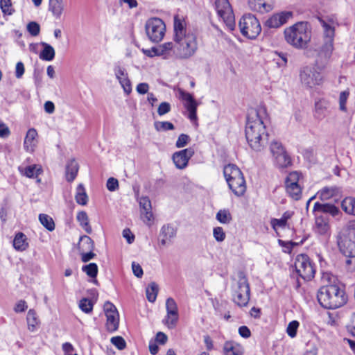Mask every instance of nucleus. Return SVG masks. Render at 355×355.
I'll return each instance as SVG.
<instances>
[{
    "instance_id": "11",
    "label": "nucleus",
    "mask_w": 355,
    "mask_h": 355,
    "mask_svg": "<svg viewBox=\"0 0 355 355\" xmlns=\"http://www.w3.org/2000/svg\"><path fill=\"white\" fill-rule=\"evenodd\" d=\"M300 80L303 85L312 88L322 84L323 78L315 67H305L300 71Z\"/></svg>"
},
{
    "instance_id": "35",
    "label": "nucleus",
    "mask_w": 355,
    "mask_h": 355,
    "mask_svg": "<svg viewBox=\"0 0 355 355\" xmlns=\"http://www.w3.org/2000/svg\"><path fill=\"white\" fill-rule=\"evenodd\" d=\"M26 236L23 233H18L16 234L14 241V248L20 251L25 250L28 247V243L26 241Z\"/></svg>"
},
{
    "instance_id": "20",
    "label": "nucleus",
    "mask_w": 355,
    "mask_h": 355,
    "mask_svg": "<svg viewBox=\"0 0 355 355\" xmlns=\"http://www.w3.org/2000/svg\"><path fill=\"white\" fill-rule=\"evenodd\" d=\"M227 182L230 189L237 196H241L245 193L246 187L245 181L243 175L237 176Z\"/></svg>"
},
{
    "instance_id": "26",
    "label": "nucleus",
    "mask_w": 355,
    "mask_h": 355,
    "mask_svg": "<svg viewBox=\"0 0 355 355\" xmlns=\"http://www.w3.org/2000/svg\"><path fill=\"white\" fill-rule=\"evenodd\" d=\"M152 51H153L155 54H159V55H162L164 58H168L171 51H173L175 55V42H166L157 48L153 47Z\"/></svg>"
},
{
    "instance_id": "32",
    "label": "nucleus",
    "mask_w": 355,
    "mask_h": 355,
    "mask_svg": "<svg viewBox=\"0 0 355 355\" xmlns=\"http://www.w3.org/2000/svg\"><path fill=\"white\" fill-rule=\"evenodd\" d=\"M293 213L291 211H286L283 214L282 216L279 219L277 218H272L270 221V224L272 227V228L276 230L277 227H284L286 224L287 221L292 216Z\"/></svg>"
},
{
    "instance_id": "24",
    "label": "nucleus",
    "mask_w": 355,
    "mask_h": 355,
    "mask_svg": "<svg viewBox=\"0 0 355 355\" xmlns=\"http://www.w3.org/2000/svg\"><path fill=\"white\" fill-rule=\"evenodd\" d=\"M313 211L317 212L330 214L333 216H336L339 212L338 208L336 207L334 205L320 202L315 203Z\"/></svg>"
},
{
    "instance_id": "45",
    "label": "nucleus",
    "mask_w": 355,
    "mask_h": 355,
    "mask_svg": "<svg viewBox=\"0 0 355 355\" xmlns=\"http://www.w3.org/2000/svg\"><path fill=\"white\" fill-rule=\"evenodd\" d=\"M216 219L221 223L227 224L232 220V216L228 210H220L216 216Z\"/></svg>"
},
{
    "instance_id": "3",
    "label": "nucleus",
    "mask_w": 355,
    "mask_h": 355,
    "mask_svg": "<svg viewBox=\"0 0 355 355\" xmlns=\"http://www.w3.org/2000/svg\"><path fill=\"white\" fill-rule=\"evenodd\" d=\"M320 22L323 28L324 42L317 51L315 65L318 69L322 71L329 64L334 51L336 23L332 19H320Z\"/></svg>"
},
{
    "instance_id": "38",
    "label": "nucleus",
    "mask_w": 355,
    "mask_h": 355,
    "mask_svg": "<svg viewBox=\"0 0 355 355\" xmlns=\"http://www.w3.org/2000/svg\"><path fill=\"white\" fill-rule=\"evenodd\" d=\"M158 285L155 282H151L146 288V297L150 302H154L156 300L158 293Z\"/></svg>"
},
{
    "instance_id": "39",
    "label": "nucleus",
    "mask_w": 355,
    "mask_h": 355,
    "mask_svg": "<svg viewBox=\"0 0 355 355\" xmlns=\"http://www.w3.org/2000/svg\"><path fill=\"white\" fill-rule=\"evenodd\" d=\"M27 323L28 329L31 331H34L36 326L39 323V320L37 317L36 313L34 310L30 309L27 313Z\"/></svg>"
},
{
    "instance_id": "62",
    "label": "nucleus",
    "mask_w": 355,
    "mask_h": 355,
    "mask_svg": "<svg viewBox=\"0 0 355 355\" xmlns=\"http://www.w3.org/2000/svg\"><path fill=\"white\" fill-rule=\"evenodd\" d=\"M132 272L134 273V275L137 277H141L142 275H143V269L141 268V266L136 263V262H132Z\"/></svg>"
},
{
    "instance_id": "22",
    "label": "nucleus",
    "mask_w": 355,
    "mask_h": 355,
    "mask_svg": "<svg viewBox=\"0 0 355 355\" xmlns=\"http://www.w3.org/2000/svg\"><path fill=\"white\" fill-rule=\"evenodd\" d=\"M37 132L35 128H31L28 130L24 142V147L26 151L33 152L37 144Z\"/></svg>"
},
{
    "instance_id": "49",
    "label": "nucleus",
    "mask_w": 355,
    "mask_h": 355,
    "mask_svg": "<svg viewBox=\"0 0 355 355\" xmlns=\"http://www.w3.org/2000/svg\"><path fill=\"white\" fill-rule=\"evenodd\" d=\"M349 96V90L347 89L340 92L339 96V108L341 111L346 112L347 107L346 103L347 98Z\"/></svg>"
},
{
    "instance_id": "47",
    "label": "nucleus",
    "mask_w": 355,
    "mask_h": 355,
    "mask_svg": "<svg viewBox=\"0 0 355 355\" xmlns=\"http://www.w3.org/2000/svg\"><path fill=\"white\" fill-rule=\"evenodd\" d=\"M94 303L88 298H83L79 303L80 309L86 313H89L92 311Z\"/></svg>"
},
{
    "instance_id": "29",
    "label": "nucleus",
    "mask_w": 355,
    "mask_h": 355,
    "mask_svg": "<svg viewBox=\"0 0 355 355\" xmlns=\"http://www.w3.org/2000/svg\"><path fill=\"white\" fill-rule=\"evenodd\" d=\"M78 171V164L75 159L70 160L66 166V178L68 182H72L76 178Z\"/></svg>"
},
{
    "instance_id": "5",
    "label": "nucleus",
    "mask_w": 355,
    "mask_h": 355,
    "mask_svg": "<svg viewBox=\"0 0 355 355\" xmlns=\"http://www.w3.org/2000/svg\"><path fill=\"white\" fill-rule=\"evenodd\" d=\"M311 31L307 22H298L284 30L288 44L296 49H304L311 40Z\"/></svg>"
},
{
    "instance_id": "46",
    "label": "nucleus",
    "mask_w": 355,
    "mask_h": 355,
    "mask_svg": "<svg viewBox=\"0 0 355 355\" xmlns=\"http://www.w3.org/2000/svg\"><path fill=\"white\" fill-rule=\"evenodd\" d=\"M166 309L167 314L173 315L175 317V314H178V306L172 297H168L166 302Z\"/></svg>"
},
{
    "instance_id": "31",
    "label": "nucleus",
    "mask_w": 355,
    "mask_h": 355,
    "mask_svg": "<svg viewBox=\"0 0 355 355\" xmlns=\"http://www.w3.org/2000/svg\"><path fill=\"white\" fill-rule=\"evenodd\" d=\"M41 45L43 46V49L40 53V58L46 61L53 60L55 55L53 46L44 42H41Z\"/></svg>"
},
{
    "instance_id": "59",
    "label": "nucleus",
    "mask_w": 355,
    "mask_h": 355,
    "mask_svg": "<svg viewBox=\"0 0 355 355\" xmlns=\"http://www.w3.org/2000/svg\"><path fill=\"white\" fill-rule=\"evenodd\" d=\"M107 188L110 191H114L119 188V182L114 178H110L107 181Z\"/></svg>"
},
{
    "instance_id": "50",
    "label": "nucleus",
    "mask_w": 355,
    "mask_h": 355,
    "mask_svg": "<svg viewBox=\"0 0 355 355\" xmlns=\"http://www.w3.org/2000/svg\"><path fill=\"white\" fill-rule=\"evenodd\" d=\"M299 325L300 323L297 320H293L288 323L286 332L291 338H294L296 336L297 330L299 327Z\"/></svg>"
},
{
    "instance_id": "8",
    "label": "nucleus",
    "mask_w": 355,
    "mask_h": 355,
    "mask_svg": "<svg viewBox=\"0 0 355 355\" xmlns=\"http://www.w3.org/2000/svg\"><path fill=\"white\" fill-rule=\"evenodd\" d=\"M269 148L274 163L278 168H287L291 165V159L280 141L277 140L272 141Z\"/></svg>"
},
{
    "instance_id": "12",
    "label": "nucleus",
    "mask_w": 355,
    "mask_h": 355,
    "mask_svg": "<svg viewBox=\"0 0 355 355\" xmlns=\"http://www.w3.org/2000/svg\"><path fill=\"white\" fill-rule=\"evenodd\" d=\"M103 308L107 318L106 329L109 332H114L118 329L119 324L118 311L115 306L110 302H106Z\"/></svg>"
},
{
    "instance_id": "58",
    "label": "nucleus",
    "mask_w": 355,
    "mask_h": 355,
    "mask_svg": "<svg viewBox=\"0 0 355 355\" xmlns=\"http://www.w3.org/2000/svg\"><path fill=\"white\" fill-rule=\"evenodd\" d=\"M80 241L83 242V246L86 245L85 250H93L94 243L93 240L88 236H83L80 237Z\"/></svg>"
},
{
    "instance_id": "30",
    "label": "nucleus",
    "mask_w": 355,
    "mask_h": 355,
    "mask_svg": "<svg viewBox=\"0 0 355 355\" xmlns=\"http://www.w3.org/2000/svg\"><path fill=\"white\" fill-rule=\"evenodd\" d=\"M223 174L227 182L237 176L243 175L241 170L235 164H228L224 167Z\"/></svg>"
},
{
    "instance_id": "7",
    "label": "nucleus",
    "mask_w": 355,
    "mask_h": 355,
    "mask_svg": "<svg viewBox=\"0 0 355 355\" xmlns=\"http://www.w3.org/2000/svg\"><path fill=\"white\" fill-rule=\"evenodd\" d=\"M239 26L242 35L250 39H255L261 31L259 20L251 14L244 15L239 21Z\"/></svg>"
},
{
    "instance_id": "14",
    "label": "nucleus",
    "mask_w": 355,
    "mask_h": 355,
    "mask_svg": "<svg viewBox=\"0 0 355 355\" xmlns=\"http://www.w3.org/2000/svg\"><path fill=\"white\" fill-rule=\"evenodd\" d=\"M293 16L291 11H283L275 13L270 17L265 22V25L270 28H277L288 22Z\"/></svg>"
},
{
    "instance_id": "19",
    "label": "nucleus",
    "mask_w": 355,
    "mask_h": 355,
    "mask_svg": "<svg viewBox=\"0 0 355 355\" xmlns=\"http://www.w3.org/2000/svg\"><path fill=\"white\" fill-rule=\"evenodd\" d=\"M139 206L141 208V218L144 223H148L153 219L152 213L151 202L149 198L146 196L141 197L139 200Z\"/></svg>"
},
{
    "instance_id": "25",
    "label": "nucleus",
    "mask_w": 355,
    "mask_h": 355,
    "mask_svg": "<svg viewBox=\"0 0 355 355\" xmlns=\"http://www.w3.org/2000/svg\"><path fill=\"white\" fill-rule=\"evenodd\" d=\"M19 171L21 175L29 178H37L42 173V167L39 165L33 164L26 167H19Z\"/></svg>"
},
{
    "instance_id": "1",
    "label": "nucleus",
    "mask_w": 355,
    "mask_h": 355,
    "mask_svg": "<svg viewBox=\"0 0 355 355\" xmlns=\"http://www.w3.org/2000/svg\"><path fill=\"white\" fill-rule=\"evenodd\" d=\"M268 115L266 107L259 105L248 111L245 129V138L249 146L256 152L263 150L268 141L266 121Z\"/></svg>"
},
{
    "instance_id": "36",
    "label": "nucleus",
    "mask_w": 355,
    "mask_h": 355,
    "mask_svg": "<svg viewBox=\"0 0 355 355\" xmlns=\"http://www.w3.org/2000/svg\"><path fill=\"white\" fill-rule=\"evenodd\" d=\"M77 220L79 222L80 226L88 234L92 233V227L89 225V218L87 213L84 211H79L77 214Z\"/></svg>"
},
{
    "instance_id": "10",
    "label": "nucleus",
    "mask_w": 355,
    "mask_h": 355,
    "mask_svg": "<svg viewBox=\"0 0 355 355\" xmlns=\"http://www.w3.org/2000/svg\"><path fill=\"white\" fill-rule=\"evenodd\" d=\"M215 5L218 16L223 19L228 29L234 30V15L228 0H216Z\"/></svg>"
},
{
    "instance_id": "33",
    "label": "nucleus",
    "mask_w": 355,
    "mask_h": 355,
    "mask_svg": "<svg viewBox=\"0 0 355 355\" xmlns=\"http://www.w3.org/2000/svg\"><path fill=\"white\" fill-rule=\"evenodd\" d=\"M75 200L78 204L81 205H85L87 203L88 196L83 184H79L76 188Z\"/></svg>"
},
{
    "instance_id": "55",
    "label": "nucleus",
    "mask_w": 355,
    "mask_h": 355,
    "mask_svg": "<svg viewBox=\"0 0 355 355\" xmlns=\"http://www.w3.org/2000/svg\"><path fill=\"white\" fill-rule=\"evenodd\" d=\"M214 237L218 242H222L225 239V233L221 227H216L213 230Z\"/></svg>"
},
{
    "instance_id": "54",
    "label": "nucleus",
    "mask_w": 355,
    "mask_h": 355,
    "mask_svg": "<svg viewBox=\"0 0 355 355\" xmlns=\"http://www.w3.org/2000/svg\"><path fill=\"white\" fill-rule=\"evenodd\" d=\"M111 343L120 350L125 349L126 346L125 340L121 336L112 337Z\"/></svg>"
},
{
    "instance_id": "61",
    "label": "nucleus",
    "mask_w": 355,
    "mask_h": 355,
    "mask_svg": "<svg viewBox=\"0 0 355 355\" xmlns=\"http://www.w3.org/2000/svg\"><path fill=\"white\" fill-rule=\"evenodd\" d=\"M25 71V68L23 62H18L15 67V76L17 78H21Z\"/></svg>"
},
{
    "instance_id": "53",
    "label": "nucleus",
    "mask_w": 355,
    "mask_h": 355,
    "mask_svg": "<svg viewBox=\"0 0 355 355\" xmlns=\"http://www.w3.org/2000/svg\"><path fill=\"white\" fill-rule=\"evenodd\" d=\"M335 190L333 188L324 187L319 193L320 198L322 200L329 199L334 196Z\"/></svg>"
},
{
    "instance_id": "56",
    "label": "nucleus",
    "mask_w": 355,
    "mask_h": 355,
    "mask_svg": "<svg viewBox=\"0 0 355 355\" xmlns=\"http://www.w3.org/2000/svg\"><path fill=\"white\" fill-rule=\"evenodd\" d=\"M190 141V137L186 134H181L176 141L175 146L177 148H182L187 145Z\"/></svg>"
},
{
    "instance_id": "48",
    "label": "nucleus",
    "mask_w": 355,
    "mask_h": 355,
    "mask_svg": "<svg viewBox=\"0 0 355 355\" xmlns=\"http://www.w3.org/2000/svg\"><path fill=\"white\" fill-rule=\"evenodd\" d=\"M157 131H166L174 130L173 124L168 121H155L154 123Z\"/></svg>"
},
{
    "instance_id": "60",
    "label": "nucleus",
    "mask_w": 355,
    "mask_h": 355,
    "mask_svg": "<svg viewBox=\"0 0 355 355\" xmlns=\"http://www.w3.org/2000/svg\"><path fill=\"white\" fill-rule=\"evenodd\" d=\"M10 135L9 128L1 121H0V137L7 138Z\"/></svg>"
},
{
    "instance_id": "4",
    "label": "nucleus",
    "mask_w": 355,
    "mask_h": 355,
    "mask_svg": "<svg viewBox=\"0 0 355 355\" xmlns=\"http://www.w3.org/2000/svg\"><path fill=\"white\" fill-rule=\"evenodd\" d=\"M317 297L320 304L327 309H338L343 306L347 300L345 291L336 284L321 287Z\"/></svg>"
},
{
    "instance_id": "41",
    "label": "nucleus",
    "mask_w": 355,
    "mask_h": 355,
    "mask_svg": "<svg viewBox=\"0 0 355 355\" xmlns=\"http://www.w3.org/2000/svg\"><path fill=\"white\" fill-rule=\"evenodd\" d=\"M316 231L320 234H325L329 230L328 223L322 217H317L315 220Z\"/></svg>"
},
{
    "instance_id": "44",
    "label": "nucleus",
    "mask_w": 355,
    "mask_h": 355,
    "mask_svg": "<svg viewBox=\"0 0 355 355\" xmlns=\"http://www.w3.org/2000/svg\"><path fill=\"white\" fill-rule=\"evenodd\" d=\"M0 8L4 15H12L15 10L12 8L11 0H1Z\"/></svg>"
},
{
    "instance_id": "17",
    "label": "nucleus",
    "mask_w": 355,
    "mask_h": 355,
    "mask_svg": "<svg viewBox=\"0 0 355 355\" xmlns=\"http://www.w3.org/2000/svg\"><path fill=\"white\" fill-rule=\"evenodd\" d=\"M114 71L124 92L126 94H129L132 92V85L126 70L119 65H117L114 67Z\"/></svg>"
},
{
    "instance_id": "27",
    "label": "nucleus",
    "mask_w": 355,
    "mask_h": 355,
    "mask_svg": "<svg viewBox=\"0 0 355 355\" xmlns=\"http://www.w3.org/2000/svg\"><path fill=\"white\" fill-rule=\"evenodd\" d=\"M342 254L348 258H355V241L345 240L339 244Z\"/></svg>"
},
{
    "instance_id": "51",
    "label": "nucleus",
    "mask_w": 355,
    "mask_h": 355,
    "mask_svg": "<svg viewBox=\"0 0 355 355\" xmlns=\"http://www.w3.org/2000/svg\"><path fill=\"white\" fill-rule=\"evenodd\" d=\"M302 175L297 171L291 172L286 179L285 184H300Z\"/></svg>"
},
{
    "instance_id": "64",
    "label": "nucleus",
    "mask_w": 355,
    "mask_h": 355,
    "mask_svg": "<svg viewBox=\"0 0 355 355\" xmlns=\"http://www.w3.org/2000/svg\"><path fill=\"white\" fill-rule=\"evenodd\" d=\"M166 324L168 327H173L178 320V314H175V317L173 315L167 314L166 316Z\"/></svg>"
},
{
    "instance_id": "28",
    "label": "nucleus",
    "mask_w": 355,
    "mask_h": 355,
    "mask_svg": "<svg viewBox=\"0 0 355 355\" xmlns=\"http://www.w3.org/2000/svg\"><path fill=\"white\" fill-rule=\"evenodd\" d=\"M64 2L63 0H49V10L56 19H60L64 10Z\"/></svg>"
},
{
    "instance_id": "9",
    "label": "nucleus",
    "mask_w": 355,
    "mask_h": 355,
    "mask_svg": "<svg viewBox=\"0 0 355 355\" xmlns=\"http://www.w3.org/2000/svg\"><path fill=\"white\" fill-rule=\"evenodd\" d=\"M145 30L148 39L153 42L157 43L164 38L166 26L161 19L153 17L147 20Z\"/></svg>"
},
{
    "instance_id": "23",
    "label": "nucleus",
    "mask_w": 355,
    "mask_h": 355,
    "mask_svg": "<svg viewBox=\"0 0 355 355\" xmlns=\"http://www.w3.org/2000/svg\"><path fill=\"white\" fill-rule=\"evenodd\" d=\"M223 352L225 355H243V347L233 341H226L223 346Z\"/></svg>"
},
{
    "instance_id": "2",
    "label": "nucleus",
    "mask_w": 355,
    "mask_h": 355,
    "mask_svg": "<svg viewBox=\"0 0 355 355\" xmlns=\"http://www.w3.org/2000/svg\"><path fill=\"white\" fill-rule=\"evenodd\" d=\"M175 57L180 60H187L193 57L198 50L197 37L194 33L187 31L184 19L174 17Z\"/></svg>"
},
{
    "instance_id": "16",
    "label": "nucleus",
    "mask_w": 355,
    "mask_h": 355,
    "mask_svg": "<svg viewBox=\"0 0 355 355\" xmlns=\"http://www.w3.org/2000/svg\"><path fill=\"white\" fill-rule=\"evenodd\" d=\"M180 98L185 102L184 106L189 112V118L191 120L197 119V107L198 103L193 97V96L184 91H180Z\"/></svg>"
},
{
    "instance_id": "40",
    "label": "nucleus",
    "mask_w": 355,
    "mask_h": 355,
    "mask_svg": "<svg viewBox=\"0 0 355 355\" xmlns=\"http://www.w3.org/2000/svg\"><path fill=\"white\" fill-rule=\"evenodd\" d=\"M39 220L41 224L49 231H53L55 229V223L53 218L47 214H40Z\"/></svg>"
},
{
    "instance_id": "43",
    "label": "nucleus",
    "mask_w": 355,
    "mask_h": 355,
    "mask_svg": "<svg viewBox=\"0 0 355 355\" xmlns=\"http://www.w3.org/2000/svg\"><path fill=\"white\" fill-rule=\"evenodd\" d=\"M82 270L85 272L89 277L95 278L98 274V266L95 263H91L83 266Z\"/></svg>"
},
{
    "instance_id": "13",
    "label": "nucleus",
    "mask_w": 355,
    "mask_h": 355,
    "mask_svg": "<svg viewBox=\"0 0 355 355\" xmlns=\"http://www.w3.org/2000/svg\"><path fill=\"white\" fill-rule=\"evenodd\" d=\"M239 289L236 292L234 301L239 306H245L250 300V286L245 277H240L239 281Z\"/></svg>"
},
{
    "instance_id": "34",
    "label": "nucleus",
    "mask_w": 355,
    "mask_h": 355,
    "mask_svg": "<svg viewBox=\"0 0 355 355\" xmlns=\"http://www.w3.org/2000/svg\"><path fill=\"white\" fill-rule=\"evenodd\" d=\"M286 192L294 200H299L302 195V188L300 184H285Z\"/></svg>"
},
{
    "instance_id": "37",
    "label": "nucleus",
    "mask_w": 355,
    "mask_h": 355,
    "mask_svg": "<svg viewBox=\"0 0 355 355\" xmlns=\"http://www.w3.org/2000/svg\"><path fill=\"white\" fill-rule=\"evenodd\" d=\"M342 209L347 214L355 216V198L352 197L345 198L341 204Z\"/></svg>"
},
{
    "instance_id": "57",
    "label": "nucleus",
    "mask_w": 355,
    "mask_h": 355,
    "mask_svg": "<svg viewBox=\"0 0 355 355\" xmlns=\"http://www.w3.org/2000/svg\"><path fill=\"white\" fill-rule=\"evenodd\" d=\"M171 107L169 103L162 102L159 104L157 113L159 116H163L171 111Z\"/></svg>"
},
{
    "instance_id": "52",
    "label": "nucleus",
    "mask_w": 355,
    "mask_h": 355,
    "mask_svg": "<svg viewBox=\"0 0 355 355\" xmlns=\"http://www.w3.org/2000/svg\"><path fill=\"white\" fill-rule=\"evenodd\" d=\"M27 31L32 36H37L40 34V24L35 21H31L27 24Z\"/></svg>"
},
{
    "instance_id": "15",
    "label": "nucleus",
    "mask_w": 355,
    "mask_h": 355,
    "mask_svg": "<svg viewBox=\"0 0 355 355\" xmlns=\"http://www.w3.org/2000/svg\"><path fill=\"white\" fill-rule=\"evenodd\" d=\"M193 154L194 150L191 148H186L175 152L173 155V161L178 168L183 169L187 166L189 159Z\"/></svg>"
},
{
    "instance_id": "42",
    "label": "nucleus",
    "mask_w": 355,
    "mask_h": 355,
    "mask_svg": "<svg viewBox=\"0 0 355 355\" xmlns=\"http://www.w3.org/2000/svg\"><path fill=\"white\" fill-rule=\"evenodd\" d=\"M176 234V230L171 225H165L161 229L160 236L171 239Z\"/></svg>"
},
{
    "instance_id": "63",
    "label": "nucleus",
    "mask_w": 355,
    "mask_h": 355,
    "mask_svg": "<svg viewBox=\"0 0 355 355\" xmlns=\"http://www.w3.org/2000/svg\"><path fill=\"white\" fill-rule=\"evenodd\" d=\"M149 85L148 83H141L137 85L136 90L139 94H145L148 93Z\"/></svg>"
},
{
    "instance_id": "6",
    "label": "nucleus",
    "mask_w": 355,
    "mask_h": 355,
    "mask_svg": "<svg viewBox=\"0 0 355 355\" xmlns=\"http://www.w3.org/2000/svg\"><path fill=\"white\" fill-rule=\"evenodd\" d=\"M294 267L296 275L304 281H310L315 276L314 264L306 254H298L295 258Z\"/></svg>"
},
{
    "instance_id": "18",
    "label": "nucleus",
    "mask_w": 355,
    "mask_h": 355,
    "mask_svg": "<svg viewBox=\"0 0 355 355\" xmlns=\"http://www.w3.org/2000/svg\"><path fill=\"white\" fill-rule=\"evenodd\" d=\"M329 102L324 98L317 101L315 103L314 118L319 121L326 118L329 113Z\"/></svg>"
},
{
    "instance_id": "21",
    "label": "nucleus",
    "mask_w": 355,
    "mask_h": 355,
    "mask_svg": "<svg viewBox=\"0 0 355 355\" xmlns=\"http://www.w3.org/2000/svg\"><path fill=\"white\" fill-rule=\"evenodd\" d=\"M248 6L252 10L261 13L269 12L273 8V3L264 0H248Z\"/></svg>"
}]
</instances>
